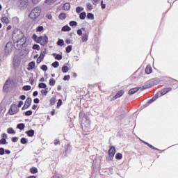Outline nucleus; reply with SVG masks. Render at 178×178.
Wrapping results in <instances>:
<instances>
[{
	"label": "nucleus",
	"mask_w": 178,
	"mask_h": 178,
	"mask_svg": "<svg viewBox=\"0 0 178 178\" xmlns=\"http://www.w3.org/2000/svg\"><path fill=\"white\" fill-rule=\"evenodd\" d=\"M152 73V67L151 65H147L145 68V74H151Z\"/></svg>",
	"instance_id": "obj_10"
},
{
	"label": "nucleus",
	"mask_w": 178,
	"mask_h": 178,
	"mask_svg": "<svg viewBox=\"0 0 178 178\" xmlns=\"http://www.w3.org/2000/svg\"><path fill=\"white\" fill-rule=\"evenodd\" d=\"M145 144H146L147 145H148V147H149V148H153V149H156V148H155L154 146H152V145L149 144L147 142H144Z\"/></svg>",
	"instance_id": "obj_53"
},
{
	"label": "nucleus",
	"mask_w": 178,
	"mask_h": 178,
	"mask_svg": "<svg viewBox=\"0 0 178 178\" xmlns=\"http://www.w3.org/2000/svg\"><path fill=\"white\" fill-rule=\"evenodd\" d=\"M34 67H35V63L34 61H32L29 64L28 70H33Z\"/></svg>",
	"instance_id": "obj_12"
},
{
	"label": "nucleus",
	"mask_w": 178,
	"mask_h": 178,
	"mask_svg": "<svg viewBox=\"0 0 178 178\" xmlns=\"http://www.w3.org/2000/svg\"><path fill=\"white\" fill-rule=\"evenodd\" d=\"M42 59L44 58H42V57L39 56V58L37 59V63H41V62H42Z\"/></svg>",
	"instance_id": "obj_56"
},
{
	"label": "nucleus",
	"mask_w": 178,
	"mask_h": 178,
	"mask_svg": "<svg viewBox=\"0 0 178 178\" xmlns=\"http://www.w3.org/2000/svg\"><path fill=\"white\" fill-rule=\"evenodd\" d=\"M29 81H30V84H31V86H34V83H35V80H34L33 78H30Z\"/></svg>",
	"instance_id": "obj_49"
},
{
	"label": "nucleus",
	"mask_w": 178,
	"mask_h": 178,
	"mask_svg": "<svg viewBox=\"0 0 178 178\" xmlns=\"http://www.w3.org/2000/svg\"><path fill=\"white\" fill-rule=\"evenodd\" d=\"M38 44H40L42 46L47 45L48 44V36H47V35H44L38 37Z\"/></svg>",
	"instance_id": "obj_3"
},
{
	"label": "nucleus",
	"mask_w": 178,
	"mask_h": 178,
	"mask_svg": "<svg viewBox=\"0 0 178 178\" xmlns=\"http://www.w3.org/2000/svg\"><path fill=\"white\" fill-rule=\"evenodd\" d=\"M158 98H159V95L158 94H156L153 98H152L149 100V103L151 104L152 102H154V101H156V99H158Z\"/></svg>",
	"instance_id": "obj_24"
},
{
	"label": "nucleus",
	"mask_w": 178,
	"mask_h": 178,
	"mask_svg": "<svg viewBox=\"0 0 178 178\" xmlns=\"http://www.w3.org/2000/svg\"><path fill=\"white\" fill-rule=\"evenodd\" d=\"M76 10L77 13H80V12H83V10H84V8H83L82 7H77L76 8Z\"/></svg>",
	"instance_id": "obj_38"
},
{
	"label": "nucleus",
	"mask_w": 178,
	"mask_h": 178,
	"mask_svg": "<svg viewBox=\"0 0 178 178\" xmlns=\"http://www.w3.org/2000/svg\"><path fill=\"white\" fill-rule=\"evenodd\" d=\"M5 52L6 54H9V53L12 52V49L10 48L9 43H7L5 47Z\"/></svg>",
	"instance_id": "obj_16"
},
{
	"label": "nucleus",
	"mask_w": 178,
	"mask_h": 178,
	"mask_svg": "<svg viewBox=\"0 0 178 178\" xmlns=\"http://www.w3.org/2000/svg\"><path fill=\"white\" fill-rule=\"evenodd\" d=\"M13 40L17 44H19V45H24L26 44V38L22 31H15L13 33Z\"/></svg>",
	"instance_id": "obj_1"
},
{
	"label": "nucleus",
	"mask_w": 178,
	"mask_h": 178,
	"mask_svg": "<svg viewBox=\"0 0 178 178\" xmlns=\"http://www.w3.org/2000/svg\"><path fill=\"white\" fill-rule=\"evenodd\" d=\"M45 54H47V51L45 50L42 51L40 55V57L44 59V56H45Z\"/></svg>",
	"instance_id": "obj_43"
},
{
	"label": "nucleus",
	"mask_w": 178,
	"mask_h": 178,
	"mask_svg": "<svg viewBox=\"0 0 178 178\" xmlns=\"http://www.w3.org/2000/svg\"><path fill=\"white\" fill-rule=\"evenodd\" d=\"M64 81H66V80H70V75H65L63 78Z\"/></svg>",
	"instance_id": "obj_51"
},
{
	"label": "nucleus",
	"mask_w": 178,
	"mask_h": 178,
	"mask_svg": "<svg viewBox=\"0 0 178 178\" xmlns=\"http://www.w3.org/2000/svg\"><path fill=\"white\" fill-rule=\"evenodd\" d=\"M10 85V80H7L4 84L3 90L6 91L9 88V86Z\"/></svg>",
	"instance_id": "obj_14"
},
{
	"label": "nucleus",
	"mask_w": 178,
	"mask_h": 178,
	"mask_svg": "<svg viewBox=\"0 0 178 178\" xmlns=\"http://www.w3.org/2000/svg\"><path fill=\"white\" fill-rule=\"evenodd\" d=\"M101 5H102V9H105L106 5L104 4V1H101Z\"/></svg>",
	"instance_id": "obj_60"
},
{
	"label": "nucleus",
	"mask_w": 178,
	"mask_h": 178,
	"mask_svg": "<svg viewBox=\"0 0 178 178\" xmlns=\"http://www.w3.org/2000/svg\"><path fill=\"white\" fill-rule=\"evenodd\" d=\"M59 19H60V20H64V19H66V14L65 13H60V15H59Z\"/></svg>",
	"instance_id": "obj_27"
},
{
	"label": "nucleus",
	"mask_w": 178,
	"mask_h": 178,
	"mask_svg": "<svg viewBox=\"0 0 178 178\" xmlns=\"http://www.w3.org/2000/svg\"><path fill=\"white\" fill-rule=\"evenodd\" d=\"M53 56H55V59H56L57 60H62V55L60 54H53Z\"/></svg>",
	"instance_id": "obj_22"
},
{
	"label": "nucleus",
	"mask_w": 178,
	"mask_h": 178,
	"mask_svg": "<svg viewBox=\"0 0 178 178\" xmlns=\"http://www.w3.org/2000/svg\"><path fill=\"white\" fill-rule=\"evenodd\" d=\"M18 138L17 137H13L12 138L13 143H17Z\"/></svg>",
	"instance_id": "obj_57"
},
{
	"label": "nucleus",
	"mask_w": 178,
	"mask_h": 178,
	"mask_svg": "<svg viewBox=\"0 0 178 178\" xmlns=\"http://www.w3.org/2000/svg\"><path fill=\"white\" fill-rule=\"evenodd\" d=\"M21 143H22V144H27V139L25 138H22Z\"/></svg>",
	"instance_id": "obj_46"
},
{
	"label": "nucleus",
	"mask_w": 178,
	"mask_h": 178,
	"mask_svg": "<svg viewBox=\"0 0 178 178\" xmlns=\"http://www.w3.org/2000/svg\"><path fill=\"white\" fill-rule=\"evenodd\" d=\"M5 154V149L1 147L0 148V155H3Z\"/></svg>",
	"instance_id": "obj_55"
},
{
	"label": "nucleus",
	"mask_w": 178,
	"mask_h": 178,
	"mask_svg": "<svg viewBox=\"0 0 178 178\" xmlns=\"http://www.w3.org/2000/svg\"><path fill=\"white\" fill-rule=\"evenodd\" d=\"M51 66H53V67H59V62L58 61H55L54 63H53L51 64Z\"/></svg>",
	"instance_id": "obj_34"
},
{
	"label": "nucleus",
	"mask_w": 178,
	"mask_h": 178,
	"mask_svg": "<svg viewBox=\"0 0 178 178\" xmlns=\"http://www.w3.org/2000/svg\"><path fill=\"white\" fill-rule=\"evenodd\" d=\"M22 105H23V102L22 101H20L18 104V108H21L22 107Z\"/></svg>",
	"instance_id": "obj_62"
},
{
	"label": "nucleus",
	"mask_w": 178,
	"mask_h": 178,
	"mask_svg": "<svg viewBox=\"0 0 178 178\" xmlns=\"http://www.w3.org/2000/svg\"><path fill=\"white\" fill-rule=\"evenodd\" d=\"M87 8L88 9V10H92V6L91 5V3H88L87 4Z\"/></svg>",
	"instance_id": "obj_50"
},
{
	"label": "nucleus",
	"mask_w": 178,
	"mask_h": 178,
	"mask_svg": "<svg viewBox=\"0 0 178 178\" xmlns=\"http://www.w3.org/2000/svg\"><path fill=\"white\" fill-rule=\"evenodd\" d=\"M83 42H87L88 41V33H84L81 38Z\"/></svg>",
	"instance_id": "obj_13"
},
{
	"label": "nucleus",
	"mask_w": 178,
	"mask_h": 178,
	"mask_svg": "<svg viewBox=\"0 0 178 178\" xmlns=\"http://www.w3.org/2000/svg\"><path fill=\"white\" fill-rule=\"evenodd\" d=\"M124 94V91L123 90H121L118 92V93L113 97V101H115V99H118V98H120Z\"/></svg>",
	"instance_id": "obj_8"
},
{
	"label": "nucleus",
	"mask_w": 178,
	"mask_h": 178,
	"mask_svg": "<svg viewBox=\"0 0 178 178\" xmlns=\"http://www.w3.org/2000/svg\"><path fill=\"white\" fill-rule=\"evenodd\" d=\"M26 116H31L33 115V111H28L25 113Z\"/></svg>",
	"instance_id": "obj_48"
},
{
	"label": "nucleus",
	"mask_w": 178,
	"mask_h": 178,
	"mask_svg": "<svg viewBox=\"0 0 178 178\" xmlns=\"http://www.w3.org/2000/svg\"><path fill=\"white\" fill-rule=\"evenodd\" d=\"M72 46L69 45L66 47V53L69 54L72 51Z\"/></svg>",
	"instance_id": "obj_36"
},
{
	"label": "nucleus",
	"mask_w": 178,
	"mask_h": 178,
	"mask_svg": "<svg viewBox=\"0 0 178 178\" xmlns=\"http://www.w3.org/2000/svg\"><path fill=\"white\" fill-rule=\"evenodd\" d=\"M62 105V99H58L57 102V108H59Z\"/></svg>",
	"instance_id": "obj_54"
},
{
	"label": "nucleus",
	"mask_w": 178,
	"mask_h": 178,
	"mask_svg": "<svg viewBox=\"0 0 178 178\" xmlns=\"http://www.w3.org/2000/svg\"><path fill=\"white\" fill-rule=\"evenodd\" d=\"M38 87L39 88H47V84H45L44 83H40Z\"/></svg>",
	"instance_id": "obj_28"
},
{
	"label": "nucleus",
	"mask_w": 178,
	"mask_h": 178,
	"mask_svg": "<svg viewBox=\"0 0 178 178\" xmlns=\"http://www.w3.org/2000/svg\"><path fill=\"white\" fill-rule=\"evenodd\" d=\"M33 97H37V95H38V91L33 92Z\"/></svg>",
	"instance_id": "obj_63"
},
{
	"label": "nucleus",
	"mask_w": 178,
	"mask_h": 178,
	"mask_svg": "<svg viewBox=\"0 0 178 178\" xmlns=\"http://www.w3.org/2000/svg\"><path fill=\"white\" fill-rule=\"evenodd\" d=\"M44 30V26H39L37 29H36V31L38 32H41Z\"/></svg>",
	"instance_id": "obj_40"
},
{
	"label": "nucleus",
	"mask_w": 178,
	"mask_h": 178,
	"mask_svg": "<svg viewBox=\"0 0 178 178\" xmlns=\"http://www.w3.org/2000/svg\"><path fill=\"white\" fill-rule=\"evenodd\" d=\"M115 154H116V148L112 146L108 150V158H107L106 160L112 161V159H113V156H115Z\"/></svg>",
	"instance_id": "obj_4"
},
{
	"label": "nucleus",
	"mask_w": 178,
	"mask_h": 178,
	"mask_svg": "<svg viewBox=\"0 0 178 178\" xmlns=\"http://www.w3.org/2000/svg\"><path fill=\"white\" fill-rule=\"evenodd\" d=\"M138 90H140V88H131V89L129 90V95H133V94H136V92H137V91H138Z\"/></svg>",
	"instance_id": "obj_11"
},
{
	"label": "nucleus",
	"mask_w": 178,
	"mask_h": 178,
	"mask_svg": "<svg viewBox=\"0 0 178 178\" xmlns=\"http://www.w3.org/2000/svg\"><path fill=\"white\" fill-rule=\"evenodd\" d=\"M62 31H70L72 30V28H70L69 26L65 25L62 28Z\"/></svg>",
	"instance_id": "obj_18"
},
{
	"label": "nucleus",
	"mask_w": 178,
	"mask_h": 178,
	"mask_svg": "<svg viewBox=\"0 0 178 178\" xmlns=\"http://www.w3.org/2000/svg\"><path fill=\"white\" fill-rule=\"evenodd\" d=\"M87 17V14L85 12H83L80 14L79 17L81 20H84L86 17Z\"/></svg>",
	"instance_id": "obj_23"
},
{
	"label": "nucleus",
	"mask_w": 178,
	"mask_h": 178,
	"mask_svg": "<svg viewBox=\"0 0 178 178\" xmlns=\"http://www.w3.org/2000/svg\"><path fill=\"white\" fill-rule=\"evenodd\" d=\"M32 38L35 41V42H37V44L38 43V37L35 34L33 35Z\"/></svg>",
	"instance_id": "obj_39"
},
{
	"label": "nucleus",
	"mask_w": 178,
	"mask_h": 178,
	"mask_svg": "<svg viewBox=\"0 0 178 178\" xmlns=\"http://www.w3.org/2000/svg\"><path fill=\"white\" fill-rule=\"evenodd\" d=\"M40 15H41V9L39 7H36L31 12L29 17H31V19H37Z\"/></svg>",
	"instance_id": "obj_2"
},
{
	"label": "nucleus",
	"mask_w": 178,
	"mask_h": 178,
	"mask_svg": "<svg viewBox=\"0 0 178 178\" xmlns=\"http://www.w3.org/2000/svg\"><path fill=\"white\" fill-rule=\"evenodd\" d=\"M7 133H8V134H16V131L13 128H8L7 129Z\"/></svg>",
	"instance_id": "obj_19"
},
{
	"label": "nucleus",
	"mask_w": 178,
	"mask_h": 178,
	"mask_svg": "<svg viewBox=\"0 0 178 178\" xmlns=\"http://www.w3.org/2000/svg\"><path fill=\"white\" fill-rule=\"evenodd\" d=\"M49 85L50 86H55V80L54 79V78L50 79Z\"/></svg>",
	"instance_id": "obj_42"
},
{
	"label": "nucleus",
	"mask_w": 178,
	"mask_h": 178,
	"mask_svg": "<svg viewBox=\"0 0 178 178\" xmlns=\"http://www.w3.org/2000/svg\"><path fill=\"white\" fill-rule=\"evenodd\" d=\"M8 112L10 115H15V113H17L19 112V108H17V106H16V104H12Z\"/></svg>",
	"instance_id": "obj_5"
},
{
	"label": "nucleus",
	"mask_w": 178,
	"mask_h": 178,
	"mask_svg": "<svg viewBox=\"0 0 178 178\" xmlns=\"http://www.w3.org/2000/svg\"><path fill=\"white\" fill-rule=\"evenodd\" d=\"M64 10H69L70 9V3H65L63 5Z\"/></svg>",
	"instance_id": "obj_20"
},
{
	"label": "nucleus",
	"mask_w": 178,
	"mask_h": 178,
	"mask_svg": "<svg viewBox=\"0 0 178 178\" xmlns=\"http://www.w3.org/2000/svg\"><path fill=\"white\" fill-rule=\"evenodd\" d=\"M25 133L29 137H33V136H34V130L33 129L26 131Z\"/></svg>",
	"instance_id": "obj_15"
},
{
	"label": "nucleus",
	"mask_w": 178,
	"mask_h": 178,
	"mask_svg": "<svg viewBox=\"0 0 178 178\" xmlns=\"http://www.w3.org/2000/svg\"><path fill=\"white\" fill-rule=\"evenodd\" d=\"M30 105H31V98L28 97L24 103L22 109H27V108H29Z\"/></svg>",
	"instance_id": "obj_7"
},
{
	"label": "nucleus",
	"mask_w": 178,
	"mask_h": 178,
	"mask_svg": "<svg viewBox=\"0 0 178 178\" xmlns=\"http://www.w3.org/2000/svg\"><path fill=\"white\" fill-rule=\"evenodd\" d=\"M82 34H83V31H81V29H79L77 31V35H82Z\"/></svg>",
	"instance_id": "obj_58"
},
{
	"label": "nucleus",
	"mask_w": 178,
	"mask_h": 178,
	"mask_svg": "<svg viewBox=\"0 0 178 178\" xmlns=\"http://www.w3.org/2000/svg\"><path fill=\"white\" fill-rule=\"evenodd\" d=\"M41 0H31V2L34 3V5H37V3H40Z\"/></svg>",
	"instance_id": "obj_52"
},
{
	"label": "nucleus",
	"mask_w": 178,
	"mask_h": 178,
	"mask_svg": "<svg viewBox=\"0 0 178 178\" xmlns=\"http://www.w3.org/2000/svg\"><path fill=\"white\" fill-rule=\"evenodd\" d=\"M20 99H22V101H24V99H26V96L25 95H21L19 97Z\"/></svg>",
	"instance_id": "obj_61"
},
{
	"label": "nucleus",
	"mask_w": 178,
	"mask_h": 178,
	"mask_svg": "<svg viewBox=\"0 0 178 178\" xmlns=\"http://www.w3.org/2000/svg\"><path fill=\"white\" fill-rule=\"evenodd\" d=\"M58 0H45V3H48V5H51V3H55Z\"/></svg>",
	"instance_id": "obj_31"
},
{
	"label": "nucleus",
	"mask_w": 178,
	"mask_h": 178,
	"mask_svg": "<svg viewBox=\"0 0 178 178\" xmlns=\"http://www.w3.org/2000/svg\"><path fill=\"white\" fill-rule=\"evenodd\" d=\"M122 158H123V155H122L120 153H118L115 155V159H122Z\"/></svg>",
	"instance_id": "obj_35"
},
{
	"label": "nucleus",
	"mask_w": 178,
	"mask_h": 178,
	"mask_svg": "<svg viewBox=\"0 0 178 178\" xmlns=\"http://www.w3.org/2000/svg\"><path fill=\"white\" fill-rule=\"evenodd\" d=\"M87 17L91 20H94V15L92 13H88Z\"/></svg>",
	"instance_id": "obj_37"
},
{
	"label": "nucleus",
	"mask_w": 178,
	"mask_h": 178,
	"mask_svg": "<svg viewBox=\"0 0 178 178\" xmlns=\"http://www.w3.org/2000/svg\"><path fill=\"white\" fill-rule=\"evenodd\" d=\"M42 95H44V97H47L48 94V88H46L45 89H42L40 91Z\"/></svg>",
	"instance_id": "obj_17"
},
{
	"label": "nucleus",
	"mask_w": 178,
	"mask_h": 178,
	"mask_svg": "<svg viewBox=\"0 0 178 178\" xmlns=\"http://www.w3.org/2000/svg\"><path fill=\"white\" fill-rule=\"evenodd\" d=\"M62 72H63V73H67L69 72V67L63 66L62 67Z\"/></svg>",
	"instance_id": "obj_25"
},
{
	"label": "nucleus",
	"mask_w": 178,
	"mask_h": 178,
	"mask_svg": "<svg viewBox=\"0 0 178 178\" xmlns=\"http://www.w3.org/2000/svg\"><path fill=\"white\" fill-rule=\"evenodd\" d=\"M38 170L37 169V168H31V173H33V175H35V173H38Z\"/></svg>",
	"instance_id": "obj_29"
},
{
	"label": "nucleus",
	"mask_w": 178,
	"mask_h": 178,
	"mask_svg": "<svg viewBox=\"0 0 178 178\" xmlns=\"http://www.w3.org/2000/svg\"><path fill=\"white\" fill-rule=\"evenodd\" d=\"M23 90L24 91H30V90H31V86H24L23 87Z\"/></svg>",
	"instance_id": "obj_32"
},
{
	"label": "nucleus",
	"mask_w": 178,
	"mask_h": 178,
	"mask_svg": "<svg viewBox=\"0 0 178 178\" xmlns=\"http://www.w3.org/2000/svg\"><path fill=\"white\" fill-rule=\"evenodd\" d=\"M17 127V129H19V130H23L24 129V127H26V126L24 125V124L21 123V124H19Z\"/></svg>",
	"instance_id": "obj_26"
},
{
	"label": "nucleus",
	"mask_w": 178,
	"mask_h": 178,
	"mask_svg": "<svg viewBox=\"0 0 178 178\" xmlns=\"http://www.w3.org/2000/svg\"><path fill=\"white\" fill-rule=\"evenodd\" d=\"M59 143H60L59 140H54V144H55L56 145H58V144H59Z\"/></svg>",
	"instance_id": "obj_64"
},
{
	"label": "nucleus",
	"mask_w": 178,
	"mask_h": 178,
	"mask_svg": "<svg viewBox=\"0 0 178 178\" xmlns=\"http://www.w3.org/2000/svg\"><path fill=\"white\" fill-rule=\"evenodd\" d=\"M170 91H172L171 88H164L161 90V95H165V94H168V92H169Z\"/></svg>",
	"instance_id": "obj_9"
},
{
	"label": "nucleus",
	"mask_w": 178,
	"mask_h": 178,
	"mask_svg": "<svg viewBox=\"0 0 178 178\" xmlns=\"http://www.w3.org/2000/svg\"><path fill=\"white\" fill-rule=\"evenodd\" d=\"M0 144L1 145L8 144V142H6V140L5 138H2L0 140Z\"/></svg>",
	"instance_id": "obj_44"
},
{
	"label": "nucleus",
	"mask_w": 178,
	"mask_h": 178,
	"mask_svg": "<svg viewBox=\"0 0 178 178\" xmlns=\"http://www.w3.org/2000/svg\"><path fill=\"white\" fill-rule=\"evenodd\" d=\"M18 3L20 8H24L29 5V0H19Z\"/></svg>",
	"instance_id": "obj_6"
},
{
	"label": "nucleus",
	"mask_w": 178,
	"mask_h": 178,
	"mask_svg": "<svg viewBox=\"0 0 178 178\" xmlns=\"http://www.w3.org/2000/svg\"><path fill=\"white\" fill-rule=\"evenodd\" d=\"M55 102H56V98L52 97L50 99V105H55Z\"/></svg>",
	"instance_id": "obj_33"
},
{
	"label": "nucleus",
	"mask_w": 178,
	"mask_h": 178,
	"mask_svg": "<svg viewBox=\"0 0 178 178\" xmlns=\"http://www.w3.org/2000/svg\"><path fill=\"white\" fill-rule=\"evenodd\" d=\"M42 70H43L44 72H47V70H48V67L46 65H43L41 67Z\"/></svg>",
	"instance_id": "obj_45"
},
{
	"label": "nucleus",
	"mask_w": 178,
	"mask_h": 178,
	"mask_svg": "<svg viewBox=\"0 0 178 178\" xmlns=\"http://www.w3.org/2000/svg\"><path fill=\"white\" fill-rule=\"evenodd\" d=\"M32 48L33 49H36V51H40V45L38 44H34Z\"/></svg>",
	"instance_id": "obj_41"
},
{
	"label": "nucleus",
	"mask_w": 178,
	"mask_h": 178,
	"mask_svg": "<svg viewBox=\"0 0 178 178\" xmlns=\"http://www.w3.org/2000/svg\"><path fill=\"white\" fill-rule=\"evenodd\" d=\"M70 26H77V22L76 21H71L70 22Z\"/></svg>",
	"instance_id": "obj_47"
},
{
	"label": "nucleus",
	"mask_w": 178,
	"mask_h": 178,
	"mask_svg": "<svg viewBox=\"0 0 178 178\" xmlns=\"http://www.w3.org/2000/svg\"><path fill=\"white\" fill-rule=\"evenodd\" d=\"M34 104H40V99L36 98L33 100Z\"/></svg>",
	"instance_id": "obj_59"
},
{
	"label": "nucleus",
	"mask_w": 178,
	"mask_h": 178,
	"mask_svg": "<svg viewBox=\"0 0 178 178\" xmlns=\"http://www.w3.org/2000/svg\"><path fill=\"white\" fill-rule=\"evenodd\" d=\"M64 44H65V42L62 39L58 40V41L57 42V44L59 45L60 47L63 46Z\"/></svg>",
	"instance_id": "obj_30"
},
{
	"label": "nucleus",
	"mask_w": 178,
	"mask_h": 178,
	"mask_svg": "<svg viewBox=\"0 0 178 178\" xmlns=\"http://www.w3.org/2000/svg\"><path fill=\"white\" fill-rule=\"evenodd\" d=\"M2 23H5L6 24H9V19L7 17H3L1 18Z\"/></svg>",
	"instance_id": "obj_21"
}]
</instances>
